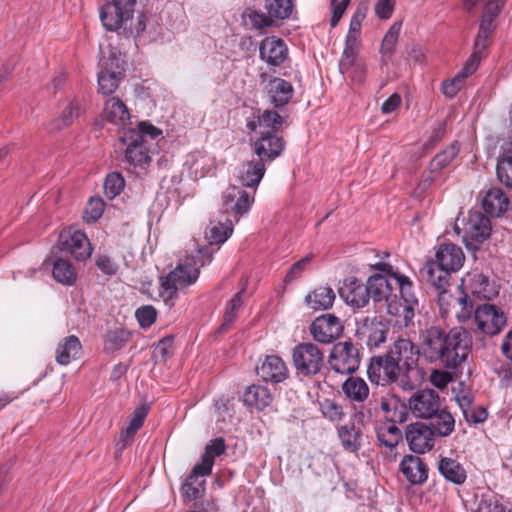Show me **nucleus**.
Segmentation results:
<instances>
[{
    "label": "nucleus",
    "mask_w": 512,
    "mask_h": 512,
    "mask_svg": "<svg viewBox=\"0 0 512 512\" xmlns=\"http://www.w3.org/2000/svg\"><path fill=\"white\" fill-rule=\"evenodd\" d=\"M418 341L420 354L427 362H439L449 369L461 366L470 352L468 333L459 328L446 332L430 325L420 330Z\"/></svg>",
    "instance_id": "f257e3e1"
},
{
    "label": "nucleus",
    "mask_w": 512,
    "mask_h": 512,
    "mask_svg": "<svg viewBox=\"0 0 512 512\" xmlns=\"http://www.w3.org/2000/svg\"><path fill=\"white\" fill-rule=\"evenodd\" d=\"M460 288L463 295L457 299L459 311L456 312L459 322H466L471 318L474 309L473 298L491 300L499 294V287L495 281L478 270L468 272L461 279Z\"/></svg>",
    "instance_id": "f03ea898"
},
{
    "label": "nucleus",
    "mask_w": 512,
    "mask_h": 512,
    "mask_svg": "<svg viewBox=\"0 0 512 512\" xmlns=\"http://www.w3.org/2000/svg\"><path fill=\"white\" fill-rule=\"evenodd\" d=\"M389 357L402 370V386L414 389L424 380L425 372L419 365L420 351L411 340L397 339L387 351Z\"/></svg>",
    "instance_id": "7ed1b4c3"
},
{
    "label": "nucleus",
    "mask_w": 512,
    "mask_h": 512,
    "mask_svg": "<svg viewBox=\"0 0 512 512\" xmlns=\"http://www.w3.org/2000/svg\"><path fill=\"white\" fill-rule=\"evenodd\" d=\"M203 265L204 262L199 260V256H189L179 263L174 270L169 272L167 276L162 277L160 279L162 296L165 300L173 299L178 290L194 284L199 277L200 268Z\"/></svg>",
    "instance_id": "20e7f679"
},
{
    "label": "nucleus",
    "mask_w": 512,
    "mask_h": 512,
    "mask_svg": "<svg viewBox=\"0 0 512 512\" xmlns=\"http://www.w3.org/2000/svg\"><path fill=\"white\" fill-rule=\"evenodd\" d=\"M400 298L388 302L387 312L395 317L399 327L409 326L418 308V299L413 292V282L409 277H400Z\"/></svg>",
    "instance_id": "39448f33"
},
{
    "label": "nucleus",
    "mask_w": 512,
    "mask_h": 512,
    "mask_svg": "<svg viewBox=\"0 0 512 512\" xmlns=\"http://www.w3.org/2000/svg\"><path fill=\"white\" fill-rule=\"evenodd\" d=\"M378 269L383 273L375 274L368 278L366 285L368 299L372 297L374 301L388 300L395 286L400 290V277L407 276L395 271L393 267L387 263L379 264Z\"/></svg>",
    "instance_id": "423d86ee"
},
{
    "label": "nucleus",
    "mask_w": 512,
    "mask_h": 512,
    "mask_svg": "<svg viewBox=\"0 0 512 512\" xmlns=\"http://www.w3.org/2000/svg\"><path fill=\"white\" fill-rule=\"evenodd\" d=\"M292 360L299 374L311 376L320 372L324 363V355L317 345L305 342L293 348Z\"/></svg>",
    "instance_id": "0eeeda50"
},
{
    "label": "nucleus",
    "mask_w": 512,
    "mask_h": 512,
    "mask_svg": "<svg viewBox=\"0 0 512 512\" xmlns=\"http://www.w3.org/2000/svg\"><path fill=\"white\" fill-rule=\"evenodd\" d=\"M328 363L332 370L339 374H351L360 365V356L357 347L349 342L336 343L330 352Z\"/></svg>",
    "instance_id": "6e6552de"
},
{
    "label": "nucleus",
    "mask_w": 512,
    "mask_h": 512,
    "mask_svg": "<svg viewBox=\"0 0 512 512\" xmlns=\"http://www.w3.org/2000/svg\"><path fill=\"white\" fill-rule=\"evenodd\" d=\"M136 0H113L105 4L100 10V19L103 26L110 31L123 27L134 12Z\"/></svg>",
    "instance_id": "1a4fd4ad"
},
{
    "label": "nucleus",
    "mask_w": 512,
    "mask_h": 512,
    "mask_svg": "<svg viewBox=\"0 0 512 512\" xmlns=\"http://www.w3.org/2000/svg\"><path fill=\"white\" fill-rule=\"evenodd\" d=\"M367 373L369 380L377 385L384 386L398 381L402 384V370L387 352L372 358Z\"/></svg>",
    "instance_id": "9d476101"
},
{
    "label": "nucleus",
    "mask_w": 512,
    "mask_h": 512,
    "mask_svg": "<svg viewBox=\"0 0 512 512\" xmlns=\"http://www.w3.org/2000/svg\"><path fill=\"white\" fill-rule=\"evenodd\" d=\"M474 312V322L481 332L487 335L498 334L506 325L504 312L494 304L479 305Z\"/></svg>",
    "instance_id": "9b49d317"
},
{
    "label": "nucleus",
    "mask_w": 512,
    "mask_h": 512,
    "mask_svg": "<svg viewBox=\"0 0 512 512\" xmlns=\"http://www.w3.org/2000/svg\"><path fill=\"white\" fill-rule=\"evenodd\" d=\"M122 71L120 59L116 54L111 53L107 58H101L98 72L99 90L103 94L114 93L119 86Z\"/></svg>",
    "instance_id": "f8f14e48"
},
{
    "label": "nucleus",
    "mask_w": 512,
    "mask_h": 512,
    "mask_svg": "<svg viewBox=\"0 0 512 512\" xmlns=\"http://www.w3.org/2000/svg\"><path fill=\"white\" fill-rule=\"evenodd\" d=\"M409 408L415 417L429 419L441 408L440 397L432 389L419 390L410 397Z\"/></svg>",
    "instance_id": "ddd939ff"
},
{
    "label": "nucleus",
    "mask_w": 512,
    "mask_h": 512,
    "mask_svg": "<svg viewBox=\"0 0 512 512\" xmlns=\"http://www.w3.org/2000/svg\"><path fill=\"white\" fill-rule=\"evenodd\" d=\"M343 331L340 319L332 314L317 317L310 325V333L314 340L329 344L337 339Z\"/></svg>",
    "instance_id": "4468645a"
},
{
    "label": "nucleus",
    "mask_w": 512,
    "mask_h": 512,
    "mask_svg": "<svg viewBox=\"0 0 512 512\" xmlns=\"http://www.w3.org/2000/svg\"><path fill=\"white\" fill-rule=\"evenodd\" d=\"M434 436L429 426L419 422L408 425L405 433L409 448L418 454H424L433 448Z\"/></svg>",
    "instance_id": "2eb2a0df"
},
{
    "label": "nucleus",
    "mask_w": 512,
    "mask_h": 512,
    "mask_svg": "<svg viewBox=\"0 0 512 512\" xmlns=\"http://www.w3.org/2000/svg\"><path fill=\"white\" fill-rule=\"evenodd\" d=\"M454 271L446 269L437 260L427 261L422 269V276L427 283L439 291V301L444 300L447 288L450 286L451 273Z\"/></svg>",
    "instance_id": "dca6fc26"
},
{
    "label": "nucleus",
    "mask_w": 512,
    "mask_h": 512,
    "mask_svg": "<svg viewBox=\"0 0 512 512\" xmlns=\"http://www.w3.org/2000/svg\"><path fill=\"white\" fill-rule=\"evenodd\" d=\"M464 240L482 243L491 234V223L480 211H470L463 227Z\"/></svg>",
    "instance_id": "f3484780"
},
{
    "label": "nucleus",
    "mask_w": 512,
    "mask_h": 512,
    "mask_svg": "<svg viewBox=\"0 0 512 512\" xmlns=\"http://www.w3.org/2000/svg\"><path fill=\"white\" fill-rule=\"evenodd\" d=\"M284 120L285 117L276 111L258 109L253 114V118L247 122V128L259 134L277 133Z\"/></svg>",
    "instance_id": "a211bd4d"
},
{
    "label": "nucleus",
    "mask_w": 512,
    "mask_h": 512,
    "mask_svg": "<svg viewBox=\"0 0 512 512\" xmlns=\"http://www.w3.org/2000/svg\"><path fill=\"white\" fill-rule=\"evenodd\" d=\"M388 326L377 317L365 318L357 329V334L366 340L369 347H379L386 341Z\"/></svg>",
    "instance_id": "6ab92c4d"
},
{
    "label": "nucleus",
    "mask_w": 512,
    "mask_h": 512,
    "mask_svg": "<svg viewBox=\"0 0 512 512\" xmlns=\"http://www.w3.org/2000/svg\"><path fill=\"white\" fill-rule=\"evenodd\" d=\"M260 58L270 66H280L288 56L285 42L278 37H266L260 43Z\"/></svg>",
    "instance_id": "aec40b11"
},
{
    "label": "nucleus",
    "mask_w": 512,
    "mask_h": 512,
    "mask_svg": "<svg viewBox=\"0 0 512 512\" xmlns=\"http://www.w3.org/2000/svg\"><path fill=\"white\" fill-rule=\"evenodd\" d=\"M123 139H129L125 150L126 161L135 167L145 168L150 162L146 140L141 135H135L134 130H130L129 136Z\"/></svg>",
    "instance_id": "412c9836"
},
{
    "label": "nucleus",
    "mask_w": 512,
    "mask_h": 512,
    "mask_svg": "<svg viewBox=\"0 0 512 512\" xmlns=\"http://www.w3.org/2000/svg\"><path fill=\"white\" fill-rule=\"evenodd\" d=\"M284 141L276 133L260 134L253 144L255 155L266 162H272L282 153Z\"/></svg>",
    "instance_id": "4be33fe9"
},
{
    "label": "nucleus",
    "mask_w": 512,
    "mask_h": 512,
    "mask_svg": "<svg viewBox=\"0 0 512 512\" xmlns=\"http://www.w3.org/2000/svg\"><path fill=\"white\" fill-rule=\"evenodd\" d=\"M339 294L352 307L362 308L369 302L366 286L355 277L344 280L339 288Z\"/></svg>",
    "instance_id": "5701e85b"
},
{
    "label": "nucleus",
    "mask_w": 512,
    "mask_h": 512,
    "mask_svg": "<svg viewBox=\"0 0 512 512\" xmlns=\"http://www.w3.org/2000/svg\"><path fill=\"white\" fill-rule=\"evenodd\" d=\"M257 374L263 381L279 383L287 378L288 369L279 356L269 355L257 366Z\"/></svg>",
    "instance_id": "b1692460"
},
{
    "label": "nucleus",
    "mask_w": 512,
    "mask_h": 512,
    "mask_svg": "<svg viewBox=\"0 0 512 512\" xmlns=\"http://www.w3.org/2000/svg\"><path fill=\"white\" fill-rule=\"evenodd\" d=\"M437 469L441 476L448 482L455 485H462L467 479V472L457 456L440 455Z\"/></svg>",
    "instance_id": "393cba45"
},
{
    "label": "nucleus",
    "mask_w": 512,
    "mask_h": 512,
    "mask_svg": "<svg viewBox=\"0 0 512 512\" xmlns=\"http://www.w3.org/2000/svg\"><path fill=\"white\" fill-rule=\"evenodd\" d=\"M266 163L259 157L243 162L237 172L239 182L245 187L258 186L264 176Z\"/></svg>",
    "instance_id": "a878e982"
},
{
    "label": "nucleus",
    "mask_w": 512,
    "mask_h": 512,
    "mask_svg": "<svg viewBox=\"0 0 512 512\" xmlns=\"http://www.w3.org/2000/svg\"><path fill=\"white\" fill-rule=\"evenodd\" d=\"M253 200V196L247 191L235 186L228 188L223 194V206L227 212L231 210L236 216L247 213Z\"/></svg>",
    "instance_id": "bb28decb"
},
{
    "label": "nucleus",
    "mask_w": 512,
    "mask_h": 512,
    "mask_svg": "<svg viewBox=\"0 0 512 512\" xmlns=\"http://www.w3.org/2000/svg\"><path fill=\"white\" fill-rule=\"evenodd\" d=\"M102 117L105 121L125 128L130 123V113L127 106L119 98H109L103 108Z\"/></svg>",
    "instance_id": "cd10ccee"
},
{
    "label": "nucleus",
    "mask_w": 512,
    "mask_h": 512,
    "mask_svg": "<svg viewBox=\"0 0 512 512\" xmlns=\"http://www.w3.org/2000/svg\"><path fill=\"white\" fill-rule=\"evenodd\" d=\"M400 470L412 484H422L428 478V467L418 456L406 455L401 461Z\"/></svg>",
    "instance_id": "c85d7f7f"
},
{
    "label": "nucleus",
    "mask_w": 512,
    "mask_h": 512,
    "mask_svg": "<svg viewBox=\"0 0 512 512\" xmlns=\"http://www.w3.org/2000/svg\"><path fill=\"white\" fill-rule=\"evenodd\" d=\"M435 260L439 261L442 267L456 272L463 266L465 255L461 247L453 243H445L439 246Z\"/></svg>",
    "instance_id": "c756f323"
},
{
    "label": "nucleus",
    "mask_w": 512,
    "mask_h": 512,
    "mask_svg": "<svg viewBox=\"0 0 512 512\" xmlns=\"http://www.w3.org/2000/svg\"><path fill=\"white\" fill-rule=\"evenodd\" d=\"M270 102L275 107L286 105L292 98L294 89L290 82L282 78L271 79L265 87Z\"/></svg>",
    "instance_id": "7c9ffc66"
},
{
    "label": "nucleus",
    "mask_w": 512,
    "mask_h": 512,
    "mask_svg": "<svg viewBox=\"0 0 512 512\" xmlns=\"http://www.w3.org/2000/svg\"><path fill=\"white\" fill-rule=\"evenodd\" d=\"M82 353V345L79 338L75 335H71L62 339L59 342L55 358L58 364L68 365L72 360L80 358Z\"/></svg>",
    "instance_id": "2f4dec72"
},
{
    "label": "nucleus",
    "mask_w": 512,
    "mask_h": 512,
    "mask_svg": "<svg viewBox=\"0 0 512 512\" xmlns=\"http://www.w3.org/2000/svg\"><path fill=\"white\" fill-rule=\"evenodd\" d=\"M475 60L468 59L461 71L456 74L452 79L446 80L442 83L441 91L447 98H453L463 88L465 80L472 75L478 68L475 67Z\"/></svg>",
    "instance_id": "473e14b6"
},
{
    "label": "nucleus",
    "mask_w": 512,
    "mask_h": 512,
    "mask_svg": "<svg viewBox=\"0 0 512 512\" xmlns=\"http://www.w3.org/2000/svg\"><path fill=\"white\" fill-rule=\"evenodd\" d=\"M63 246L78 261H84L92 254V246L86 234L79 230L73 232L69 240L63 243Z\"/></svg>",
    "instance_id": "72a5a7b5"
},
{
    "label": "nucleus",
    "mask_w": 512,
    "mask_h": 512,
    "mask_svg": "<svg viewBox=\"0 0 512 512\" xmlns=\"http://www.w3.org/2000/svg\"><path fill=\"white\" fill-rule=\"evenodd\" d=\"M508 198L500 188L488 190L482 199L484 211L495 217L501 216L508 207Z\"/></svg>",
    "instance_id": "f704fd0d"
},
{
    "label": "nucleus",
    "mask_w": 512,
    "mask_h": 512,
    "mask_svg": "<svg viewBox=\"0 0 512 512\" xmlns=\"http://www.w3.org/2000/svg\"><path fill=\"white\" fill-rule=\"evenodd\" d=\"M342 392L345 397L356 403H363L370 394L369 386L360 377L350 376L342 384Z\"/></svg>",
    "instance_id": "c9c22d12"
},
{
    "label": "nucleus",
    "mask_w": 512,
    "mask_h": 512,
    "mask_svg": "<svg viewBox=\"0 0 512 512\" xmlns=\"http://www.w3.org/2000/svg\"><path fill=\"white\" fill-rule=\"evenodd\" d=\"M498 180L507 187H512V141L502 145V153L496 165Z\"/></svg>",
    "instance_id": "e433bc0d"
},
{
    "label": "nucleus",
    "mask_w": 512,
    "mask_h": 512,
    "mask_svg": "<svg viewBox=\"0 0 512 512\" xmlns=\"http://www.w3.org/2000/svg\"><path fill=\"white\" fill-rule=\"evenodd\" d=\"M335 300V292L328 286L315 288L305 297L306 305L312 310H326L332 307Z\"/></svg>",
    "instance_id": "4c0bfd02"
},
{
    "label": "nucleus",
    "mask_w": 512,
    "mask_h": 512,
    "mask_svg": "<svg viewBox=\"0 0 512 512\" xmlns=\"http://www.w3.org/2000/svg\"><path fill=\"white\" fill-rule=\"evenodd\" d=\"M272 400L273 397L269 389L261 385H251L243 394L244 403L259 410L269 406Z\"/></svg>",
    "instance_id": "58836bf2"
},
{
    "label": "nucleus",
    "mask_w": 512,
    "mask_h": 512,
    "mask_svg": "<svg viewBox=\"0 0 512 512\" xmlns=\"http://www.w3.org/2000/svg\"><path fill=\"white\" fill-rule=\"evenodd\" d=\"M429 419H431L429 427L436 436L447 437L454 431V417L446 409L440 408L437 413Z\"/></svg>",
    "instance_id": "ea45409f"
},
{
    "label": "nucleus",
    "mask_w": 512,
    "mask_h": 512,
    "mask_svg": "<svg viewBox=\"0 0 512 512\" xmlns=\"http://www.w3.org/2000/svg\"><path fill=\"white\" fill-rule=\"evenodd\" d=\"M460 145L457 141L452 142L448 147L435 155L430 161L429 172L437 174L446 168L459 154Z\"/></svg>",
    "instance_id": "a19ab883"
},
{
    "label": "nucleus",
    "mask_w": 512,
    "mask_h": 512,
    "mask_svg": "<svg viewBox=\"0 0 512 512\" xmlns=\"http://www.w3.org/2000/svg\"><path fill=\"white\" fill-rule=\"evenodd\" d=\"M233 232V224L229 219H225L224 222L211 221L206 232V237L210 244L219 245L224 243Z\"/></svg>",
    "instance_id": "79ce46f5"
},
{
    "label": "nucleus",
    "mask_w": 512,
    "mask_h": 512,
    "mask_svg": "<svg viewBox=\"0 0 512 512\" xmlns=\"http://www.w3.org/2000/svg\"><path fill=\"white\" fill-rule=\"evenodd\" d=\"M338 438L344 450L356 453L361 448V433L353 425L338 428Z\"/></svg>",
    "instance_id": "37998d69"
},
{
    "label": "nucleus",
    "mask_w": 512,
    "mask_h": 512,
    "mask_svg": "<svg viewBox=\"0 0 512 512\" xmlns=\"http://www.w3.org/2000/svg\"><path fill=\"white\" fill-rule=\"evenodd\" d=\"M376 434L380 445L390 449L396 447L402 439V432L394 423L381 424Z\"/></svg>",
    "instance_id": "c03bdc74"
},
{
    "label": "nucleus",
    "mask_w": 512,
    "mask_h": 512,
    "mask_svg": "<svg viewBox=\"0 0 512 512\" xmlns=\"http://www.w3.org/2000/svg\"><path fill=\"white\" fill-rule=\"evenodd\" d=\"M505 0H487L484 6V10L482 13V19L479 26V31L488 32L490 34L493 33L494 19L500 13V10L504 4Z\"/></svg>",
    "instance_id": "a18cd8bd"
},
{
    "label": "nucleus",
    "mask_w": 512,
    "mask_h": 512,
    "mask_svg": "<svg viewBox=\"0 0 512 512\" xmlns=\"http://www.w3.org/2000/svg\"><path fill=\"white\" fill-rule=\"evenodd\" d=\"M54 279L64 285H72L75 283L77 274L72 264L65 259L59 258L53 266Z\"/></svg>",
    "instance_id": "49530a36"
},
{
    "label": "nucleus",
    "mask_w": 512,
    "mask_h": 512,
    "mask_svg": "<svg viewBox=\"0 0 512 512\" xmlns=\"http://www.w3.org/2000/svg\"><path fill=\"white\" fill-rule=\"evenodd\" d=\"M83 112L82 103L74 99L70 101L67 106L62 110L61 115L55 119V128L60 130L64 127L71 125Z\"/></svg>",
    "instance_id": "de8ad7c7"
},
{
    "label": "nucleus",
    "mask_w": 512,
    "mask_h": 512,
    "mask_svg": "<svg viewBox=\"0 0 512 512\" xmlns=\"http://www.w3.org/2000/svg\"><path fill=\"white\" fill-rule=\"evenodd\" d=\"M264 8L274 19H286L292 14V0H265Z\"/></svg>",
    "instance_id": "09e8293b"
},
{
    "label": "nucleus",
    "mask_w": 512,
    "mask_h": 512,
    "mask_svg": "<svg viewBox=\"0 0 512 512\" xmlns=\"http://www.w3.org/2000/svg\"><path fill=\"white\" fill-rule=\"evenodd\" d=\"M131 333L123 328L108 331L105 337L104 349L107 352H115L130 340Z\"/></svg>",
    "instance_id": "8fccbe9b"
},
{
    "label": "nucleus",
    "mask_w": 512,
    "mask_h": 512,
    "mask_svg": "<svg viewBox=\"0 0 512 512\" xmlns=\"http://www.w3.org/2000/svg\"><path fill=\"white\" fill-rule=\"evenodd\" d=\"M401 27V22H395L386 32L381 44V53L384 57L388 56L390 58L393 54L395 46L398 42Z\"/></svg>",
    "instance_id": "3c124183"
},
{
    "label": "nucleus",
    "mask_w": 512,
    "mask_h": 512,
    "mask_svg": "<svg viewBox=\"0 0 512 512\" xmlns=\"http://www.w3.org/2000/svg\"><path fill=\"white\" fill-rule=\"evenodd\" d=\"M205 481L189 474L182 485V494L188 500L199 498L205 491Z\"/></svg>",
    "instance_id": "603ef678"
},
{
    "label": "nucleus",
    "mask_w": 512,
    "mask_h": 512,
    "mask_svg": "<svg viewBox=\"0 0 512 512\" xmlns=\"http://www.w3.org/2000/svg\"><path fill=\"white\" fill-rule=\"evenodd\" d=\"M506 508L492 493H483L477 497V506L475 512H505Z\"/></svg>",
    "instance_id": "864d4df0"
},
{
    "label": "nucleus",
    "mask_w": 512,
    "mask_h": 512,
    "mask_svg": "<svg viewBox=\"0 0 512 512\" xmlns=\"http://www.w3.org/2000/svg\"><path fill=\"white\" fill-rule=\"evenodd\" d=\"M245 290L246 287L244 285L241 290L230 300L225 311L224 322L220 328L221 330H226V328L235 321L237 313L243 304V294Z\"/></svg>",
    "instance_id": "5fc2aeb1"
},
{
    "label": "nucleus",
    "mask_w": 512,
    "mask_h": 512,
    "mask_svg": "<svg viewBox=\"0 0 512 512\" xmlns=\"http://www.w3.org/2000/svg\"><path fill=\"white\" fill-rule=\"evenodd\" d=\"M124 186L125 181L120 173H110L104 181V193L109 199H114L121 193Z\"/></svg>",
    "instance_id": "6e6d98bb"
},
{
    "label": "nucleus",
    "mask_w": 512,
    "mask_h": 512,
    "mask_svg": "<svg viewBox=\"0 0 512 512\" xmlns=\"http://www.w3.org/2000/svg\"><path fill=\"white\" fill-rule=\"evenodd\" d=\"M357 38L358 35L356 34H347L346 45L339 63V69L347 70L352 65V61L355 60L357 51Z\"/></svg>",
    "instance_id": "4d7b16f0"
},
{
    "label": "nucleus",
    "mask_w": 512,
    "mask_h": 512,
    "mask_svg": "<svg viewBox=\"0 0 512 512\" xmlns=\"http://www.w3.org/2000/svg\"><path fill=\"white\" fill-rule=\"evenodd\" d=\"M192 161L190 164V168L193 170L195 175H199L200 177H204L210 170L213 161L212 158L203 155L199 152L193 153L191 155Z\"/></svg>",
    "instance_id": "13d9d810"
},
{
    "label": "nucleus",
    "mask_w": 512,
    "mask_h": 512,
    "mask_svg": "<svg viewBox=\"0 0 512 512\" xmlns=\"http://www.w3.org/2000/svg\"><path fill=\"white\" fill-rule=\"evenodd\" d=\"M104 202L99 197H92L88 201L86 208L84 210L83 218L86 222H95L97 221L103 214L104 211Z\"/></svg>",
    "instance_id": "bf43d9fd"
},
{
    "label": "nucleus",
    "mask_w": 512,
    "mask_h": 512,
    "mask_svg": "<svg viewBox=\"0 0 512 512\" xmlns=\"http://www.w3.org/2000/svg\"><path fill=\"white\" fill-rule=\"evenodd\" d=\"M492 34L488 32L478 31L475 43H474V51L469 57V59L475 60V67L478 68L480 61L482 59V52L489 46L490 37Z\"/></svg>",
    "instance_id": "052dcab7"
},
{
    "label": "nucleus",
    "mask_w": 512,
    "mask_h": 512,
    "mask_svg": "<svg viewBox=\"0 0 512 512\" xmlns=\"http://www.w3.org/2000/svg\"><path fill=\"white\" fill-rule=\"evenodd\" d=\"M156 315V309L151 305L142 306L135 312L139 325L143 328L150 327L155 322Z\"/></svg>",
    "instance_id": "680f3d73"
},
{
    "label": "nucleus",
    "mask_w": 512,
    "mask_h": 512,
    "mask_svg": "<svg viewBox=\"0 0 512 512\" xmlns=\"http://www.w3.org/2000/svg\"><path fill=\"white\" fill-rule=\"evenodd\" d=\"M246 17L248 18L250 24L256 29L269 27L273 24V20L268 13L265 15L256 10H248L246 12Z\"/></svg>",
    "instance_id": "e2e57ef3"
},
{
    "label": "nucleus",
    "mask_w": 512,
    "mask_h": 512,
    "mask_svg": "<svg viewBox=\"0 0 512 512\" xmlns=\"http://www.w3.org/2000/svg\"><path fill=\"white\" fill-rule=\"evenodd\" d=\"M226 450V445L223 438H216L211 440L205 447L204 457L211 460L214 464L215 457L222 455Z\"/></svg>",
    "instance_id": "0e129e2a"
},
{
    "label": "nucleus",
    "mask_w": 512,
    "mask_h": 512,
    "mask_svg": "<svg viewBox=\"0 0 512 512\" xmlns=\"http://www.w3.org/2000/svg\"><path fill=\"white\" fill-rule=\"evenodd\" d=\"M95 264L97 268L106 275L114 276L118 272L117 263L107 255H97Z\"/></svg>",
    "instance_id": "69168bd1"
},
{
    "label": "nucleus",
    "mask_w": 512,
    "mask_h": 512,
    "mask_svg": "<svg viewBox=\"0 0 512 512\" xmlns=\"http://www.w3.org/2000/svg\"><path fill=\"white\" fill-rule=\"evenodd\" d=\"M172 344L173 339L169 337L163 338L157 343L153 353L156 361L164 362L170 357Z\"/></svg>",
    "instance_id": "338daca9"
},
{
    "label": "nucleus",
    "mask_w": 512,
    "mask_h": 512,
    "mask_svg": "<svg viewBox=\"0 0 512 512\" xmlns=\"http://www.w3.org/2000/svg\"><path fill=\"white\" fill-rule=\"evenodd\" d=\"M429 380L436 388L444 389L450 382H452L453 376L448 371L435 369L431 372Z\"/></svg>",
    "instance_id": "774afa93"
}]
</instances>
